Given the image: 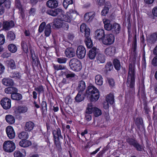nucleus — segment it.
<instances>
[{
  "label": "nucleus",
  "instance_id": "obj_1",
  "mask_svg": "<svg viewBox=\"0 0 157 157\" xmlns=\"http://www.w3.org/2000/svg\"><path fill=\"white\" fill-rule=\"evenodd\" d=\"M47 13L53 16H58L57 18L54 21L52 27L56 29L62 28L65 30H67L69 27L68 24L64 21L70 22L75 17L77 14L75 11L71 10L67 13V15H64L63 11L59 8L48 10Z\"/></svg>",
  "mask_w": 157,
  "mask_h": 157
},
{
  "label": "nucleus",
  "instance_id": "obj_2",
  "mask_svg": "<svg viewBox=\"0 0 157 157\" xmlns=\"http://www.w3.org/2000/svg\"><path fill=\"white\" fill-rule=\"evenodd\" d=\"M86 94L91 101H97L100 97L99 92L98 90L93 86H89L86 91Z\"/></svg>",
  "mask_w": 157,
  "mask_h": 157
},
{
  "label": "nucleus",
  "instance_id": "obj_3",
  "mask_svg": "<svg viewBox=\"0 0 157 157\" xmlns=\"http://www.w3.org/2000/svg\"><path fill=\"white\" fill-rule=\"evenodd\" d=\"M134 65V63L130 64L129 67L128 75L127 84L128 86L132 88L135 84Z\"/></svg>",
  "mask_w": 157,
  "mask_h": 157
},
{
  "label": "nucleus",
  "instance_id": "obj_4",
  "mask_svg": "<svg viewBox=\"0 0 157 157\" xmlns=\"http://www.w3.org/2000/svg\"><path fill=\"white\" fill-rule=\"evenodd\" d=\"M70 66L72 70L78 71L82 69V66L81 62L75 59H72L70 62Z\"/></svg>",
  "mask_w": 157,
  "mask_h": 157
},
{
  "label": "nucleus",
  "instance_id": "obj_5",
  "mask_svg": "<svg viewBox=\"0 0 157 157\" xmlns=\"http://www.w3.org/2000/svg\"><path fill=\"white\" fill-rule=\"evenodd\" d=\"M15 143L12 141H6L3 144V149L6 152H12L15 150Z\"/></svg>",
  "mask_w": 157,
  "mask_h": 157
},
{
  "label": "nucleus",
  "instance_id": "obj_6",
  "mask_svg": "<svg viewBox=\"0 0 157 157\" xmlns=\"http://www.w3.org/2000/svg\"><path fill=\"white\" fill-rule=\"evenodd\" d=\"M115 41V37L112 34H105L101 42L105 45L113 44Z\"/></svg>",
  "mask_w": 157,
  "mask_h": 157
},
{
  "label": "nucleus",
  "instance_id": "obj_7",
  "mask_svg": "<svg viewBox=\"0 0 157 157\" xmlns=\"http://www.w3.org/2000/svg\"><path fill=\"white\" fill-rule=\"evenodd\" d=\"M76 54L77 57L79 59H83L86 54V50L85 48L82 45L78 46L76 51Z\"/></svg>",
  "mask_w": 157,
  "mask_h": 157
},
{
  "label": "nucleus",
  "instance_id": "obj_8",
  "mask_svg": "<svg viewBox=\"0 0 157 157\" xmlns=\"http://www.w3.org/2000/svg\"><path fill=\"white\" fill-rule=\"evenodd\" d=\"M105 35V31L103 29H98L95 32L94 37L96 39L101 42Z\"/></svg>",
  "mask_w": 157,
  "mask_h": 157
},
{
  "label": "nucleus",
  "instance_id": "obj_9",
  "mask_svg": "<svg viewBox=\"0 0 157 157\" xmlns=\"http://www.w3.org/2000/svg\"><path fill=\"white\" fill-rule=\"evenodd\" d=\"M0 103L2 106L5 109H9L11 107V100L7 98H3L1 101Z\"/></svg>",
  "mask_w": 157,
  "mask_h": 157
},
{
  "label": "nucleus",
  "instance_id": "obj_10",
  "mask_svg": "<svg viewBox=\"0 0 157 157\" xmlns=\"http://www.w3.org/2000/svg\"><path fill=\"white\" fill-rule=\"evenodd\" d=\"M6 132L8 137L10 139H13L15 137V133L13 128L11 126H9L6 127Z\"/></svg>",
  "mask_w": 157,
  "mask_h": 157
},
{
  "label": "nucleus",
  "instance_id": "obj_11",
  "mask_svg": "<svg viewBox=\"0 0 157 157\" xmlns=\"http://www.w3.org/2000/svg\"><path fill=\"white\" fill-rule=\"evenodd\" d=\"M98 50L95 47H93L90 49L88 52V58L91 60L94 59L97 54L98 53Z\"/></svg>",
  "mask_w": 157,
  "mask_h": 157
},
{
  "label": "nucleus",
  "instance_id": "obj_12",
  "mask_svg": "<svg viewBox=\"0 0 157 157\" xmlns=\"http://www.w3.org/2000/svg\"><path fill=\"white\" fill-rule=\"evenodd\" d=\"M157 39V33H155L147 36V41L148 44L154 43Z\"/></svg>",
  "mask_w": 157,
  "mask_h": 157
},
{
  "label": "nucleus",
  "instance_id": "obj_13",
  "mask_svg": "<svg viewBox=\"0 0 157 157\" xmlns=\"http://www.w3.org/2000/svg\"><path fill=\"white\" fill-rule=\"evenodd\" d=\"M111 7V3L109 2H106L105 3L104 7L101 11V15L103 16H105L107 14L109 11V9Z\"/></svg>",
  "mask_w": 157,
  "mask_h": 157
},
{
  "label": "nucleus",
  "instance_id": "obj_14",
  "mask_svg": "<svg viewBox=\"0 0 157 157\" xmlns=\"http://www.w3.org/2000/svg\"><path fill=\"white\" fill-rule=\"evenodd\" d=\"M80 30L81 32L85 33V36H90V29L85 24H82L81 25L80 28Z\"/></svg>",
  "mask_w": 157,
  "mask_h": 157
},
{
  "label": "nucleus",
  "instance_id": "obj_15",
  "mask_svg": "<svg viewBox=\"0 0 157 157\" xmlns=\"http://www.w3.org/2000/svg\"><path fill=\"white\" fill-rule=\"evenodd\" d=\"M115 51V48L111 46L106 48L105 51V53L107 56H112L114 55Z\"/></svg>",
  "mask_w": 157,
  "mask_h": 157
},
{
  "label": "nucleus",
  "instance_id": "obj_16",
  "mask_svg": "<svg viewBox=\"0 0 157 157\" xmlns=\"http://www.w3.org/2000/svg\"><path fill=\"white\" fill-rule=\"evenodd\" d=\"M95 16L94 12L87 13L84 15V20L86 22H90L93 20Z\"/></svg>",
  "mask_w": 157,
  "mask_h": 157
},
{
  "label": "nucleus",
  "instance_id": "obj_17",
  "mask_svg": "<svg viewBox=\"0 0 157 157\" xmlns=\"http://www.w3.org/2000/svg\"><path fill=\"white\" fill-rule=\"evenodd\" d=\"M127 141L130 144L133 145L138 150L141 151L144 148L143 146L140 145L137 143L133 139H128Z\"/></svg>",
  "mask_w": 157,
  "mask_h": 157
},
{
  "label": "nucleus",
  "instance_id": "obj_18",
  "mask_svg": "<svg viewBox=\"0 0 157 157\" xmlns=\"http://www.w3.org/2000/svg\"><path fill=\"white\" fill-rule=\"evenodd\" d=\"M65 54L67 57L71 58L74 56L75 53V51L73 48H70L66 50Z\"/></svg>",
  "mask_w": 157,
  "mask_h": 157
},
{
  "label": "nucleus",
  "instance_id": "obj_19",
  "mask_svg": "<svg viewBox=\"0 0 157 157\" xmlns=\"http://www.w3.org/2000/svg\"><path fill=\"white\" fill-rule=\"evenodd\" d=\"M48 7L51 8H56L58 5V3L56 0H49L46 3Z\"/></svg>",
  "mask_w": 157,
  "mask_h": 157
},
{
  "label": "nucleus",
  "instance_id": "obj_20",
  "mask_svg": "<svg viewBox=\"0 0 157 157\" xmlns=\"http://www.w3.org/2000/svg\"><path fill=\"white\" fill-rule=\"evenodd\" d=\"M14 26V23L13 21L4 22L3 23V29L5 30H8Z\"/></svg>",
  "mask_w": 157,
  "mask_h": 157
},
{
  "label": "nucleus",
  "instance_id": "obj_21",
  "mask_svg": "<svg viewBox=\"0 0 157 157\" xmlns=\"http://www.w3.org/2000/svg\"><path fill=\"white\" fill-rule=\"evenodd\" d=\"M103 21L105 29L108 31H111L113 25L110 24V21L107 19H104Z\"/></svg>",
  "mask_w": 157,
  "mask_h": 157
},
{
  "label": "nucleus",
  "instance_id": "obj_22",
  "mask_svg": "<svg viewBox=\"0 0 157 157\" xmlns=\"http://www.w3.org/2000/svg\"><path fill=\"white\" fill-rule=\"evenodd\" d=\"M21 47L23 51L27 53L28 52L29 49L30 48V44L28 41H22L21 43Z\"/></svg>",
  "mask_w": 157,
  "mask_h": 157
},
{
  "label": "nucleus",
  "instance_id": "obj_23",
  "mask_svg": "<svg viewBox=\"0 0 157 157\" xmlns=\"http://www.w3.org/2000/svg\"><path fill=\"white\" fill-rule=\"evenodd\" d=\"M86 85L85 82L83 81H80L78 84L77 90L78 92H82L86 89Z\"/></svg>",
  "mask_w": 157,
  "mask_h": 157
},
{
  "label": "nucleus",
  "instance_id": "obj_24",
  "mask_svg": "<svg viewBox=\"0 0 157 157\" xmlns=\"http://www.w3.org/2000/svg\"><path fill=\"white\" fill-rule=\"evenodd\" d=\"M31 144V142L28 140H22L19 143V145L23 147H28L30 146Z\"/></svg>",
  "mask_w": 157,
  "mask_h": 157
},
{
  "label": "nucleus",
  "instance_id": "obj_25",
  "mask_svg": "<svg viewBox=\"0 0 157 157\" xmlns=\"http://www.w3.org/2000/svg\"><path fill=\"white\" fill-rule=\"evenodd\" d=\"M14 157H24L26 155V152L25 149H23L21 152L19 151H16L14 153Z\"/></svg>",
  "mask_w": 157,
  "mask_h": 157
},
{
  "label": "nucleus",
  "instance_id": "obj_26",
  "mask_svg": "<svg viewBox=\"0 0 157 157\" xmlns=\"http://www.w3.org/2000/svg\"><path fill=\"white\" fill-rule=\"evenodd\" d=\"M121 29V27L120 25L117 23H115L113 24L111 31L115 33H118Z\"/></svg>",
  "mask_w": 157,
  "mask_h": 157
},
{
  "label": "nucleus",
  "instance_id": "obj_27",
  "mask_svg": "<svg viewBox=\"0 0 157 157\" xmlns=\"http://www.w3.org/2000/svg\"><path fill=\"white\" fill-rule=\"evenodd\" d=\"M95 83L98 85L101 86L103 82V78L100 75H96L95 78Z\"/></svg>",
  "mask_w": 157,
  "mask_h": 157
},
{
  "label": "nucleus",
  "instance_id": "obj_28",
  "mask_svg": "<svg viewBox=\"0 0 157 157\" xmlns=\"http://www.w3.org/2000/svg\"><path fill=\"white\" fill-rule=\"evenodd\" d=\"M2 83L6 86H11L13 85L12 80L10 78H4L2 80Z\"/></svg>",
  "mask_w": 157,
  "mask_h": 157
},
{
  "label": "nucleus",
  "instance_id": "obj_29",
  "mask_svg": "<svg viewBox=\"0 0 157 157\" xmlns=\"http://www.w3.org/2000/svg\"><path fill=\"white\" fill-rule=\"evenodd\" d=\"M96 62L98 63H103L105 61L104 55L101 53H98L96 57Z\"/></svg>",
  "mask_w": 157,
  "mask_h": 157
},
{
  "label": "nucleus",
  "instance_id": "obj_30",
  "mask_svg": "<svg viewBox=\"0 0 157 157\" xmlns=\"http://www.w3.org/2000/svg\"><path fill=\"white\" fill-rule=\"evenodd\" d=\"M16 5L19 9L21 15L22 17L23 18L24 17V10L22 7V6L19 2V0H16L15 1Z\"/></svg>",
  "mask_w": 157,
  "mask_h": 157
},
{
  "label": "nucleus",
  "instance_id": "obj_31",
  "mask_svg": "<svg viewBox=\"0 0 157 157\" xmlns=\"http://www.w3.org/2000/svg\"><path fill=\"white\" fill-rule=\"evenodd\" d=\"M6 120L10 124H13L15 121V118L13 116L11 115H8L6 116Z\"/></svg>",
  "mask_w": 157,
  "mask_h": 157
},
{
  "label": "nucleus",
  "instance_id": "obj_32",
  "mask_svg": "<svg viewBox=\"0 0 157 157\" xmlns=\"http://www.w3.org/2000/svg\"><path fill=\"white\" fill-rule=\"evenodd\" d=\"M96 107L93 106L91 103L88 104L86 108V113L88 114H91L93 113Z\"/></svg>",
  "mask_w": 157,
  "mask_h": 157
},
{
  "label": "nucleus",
  "instance_id": "obj_33",
  "mask_svg": "<svg viewBox=\"0 0 157 157\" xmlns=\"http://www.w3.org/2000/svg\"><path fill=\"white\" fill-rule=\"evenodd\" d=\"M106 101L109 103L110 105L113 104L114 102V96L113 94H109L106 97Z\"/></svg>",
  "mask_w": 157,
  "mask_h": 157
},
{
  "label": "nucleus",
  "instance_id": "obj_34",
  "mask_svg": "<svg viewBox=\"0 0 157 157\" xmlns=\"http://www.w3.org/2000/svg\"><path fill=\"white\" fill-rule=\"evenodd\" d=\"M17 91V89L14 87H8L5 89V92L6 94H13Z\"/></svg>",
  "mask_w": 157,
  "mask_h": 157
},
{
  "label": "nucleus",
  "instance_id": "obj_35",
  "mask_svg": "<svg viewBox=\"0 0 157 157\" xmlns=\"http://www.w3.org/2000/svg\"><path fill=\"white\" fill-rule=\"evenodd\" d=\"M34 126V124L32 122H27L25 125V130L27 131H30L33 129Z\"/></svg>",
  "mask_w": 157,
  "mask_h": 157
},
{
  "label": "nucleus",
  "instance_id": "obj_36",
  "mask_svg": "<svg viewBox=\"0 0 157 157\" xmlns=\"http://www.w3.org/2000/svg\"><path fill=\"white\" fill-rule=\"evenodd\" d=\"M90 36H85V42L86 45L88 48H90L92 46V43L91 40L89 37Z\"/></svg>",
  "mask_w": 157,
  "mask_h": 157
},
{
  "label": "nucleus",
  "instance_id": "obj_37",
  "mask_svg": "<svg viewBox=\"0 0 157 157\" xmlns=\"http://www.w3.org/2000/svg\"><path fill=\"white\" fill-rule=\"evenodd\" d=\"M11 98L13 100H19L22 98V95L18 93H13L11 95Z\"/></svg>",
  "mask_w": 157,
  "mask_h": 157
},
{
  "label": "nucleus",
  "instance_id": "obj_38",
  "mask_svg": "<svg viewBox=\"0 0 157 157\" xmlns=\"http://www.w3.org/2000/svg\"><path fill=\"white\" fill-rule=\"evenodd\" d=\"M52 133L55 140L57 139L59 137L61 136V130L59 128L57 129L56 130H53L52 132Z\"/></svg>",
  "mask_w": 157,
  "mask_h": 157
},
{
  "label": "nucleus",
  "instance_id": "obj_39",
  "mask_svg": "<svg viewBox=\"0 0 157 157\" xmlns=\"http://www.w3.org/2000/svg\"><path fill=\"white\" fill-rule=\"evenodd\" d=\"M84 99V94L82 92H78L75 98L76 101L77 102H80L82 101Z\"/></svg>",
  "mask_w": 157,
  "mask_h": 157
},
{
  "label": "nucleus",
  "instance_id": "obj_40",
  "mask_svg": "<svg viewBox=\"0 0 157 157\" xmlns=\"http://www.w3.org/2000/svg\"><path fill=\"white\" fill-rule=\"evenodd\" d=\"M51 25L50 24H48L46 26L44 31L45 36H48L51 33Z\"/></svg>",
  "mask_w": 157,
  "mask_h": 157
},
{
  "label": "nucleus",
  "instance_id": "obj_41",
  "mask_svg": "<svg viewBox=\"0 0 157 157\" xmlns=\"http://www.w3.org/2000/svg\"><path fill=\"white\" fill-rule=\"evenodd\" d=\"M8 66L12 69L16 68V66L14 61L13 59H10L7 62Z\"/></svg>",
  "mask_w": 157,
  "mask_h": 157
},
{
  "label": "nucleus",
  "instance_id": "obj_42",
  "mask_svg": "<svg viewBox=\"0 0 157 157\" xmlns=\"http://www.w3.org/2000/svg\"><path fill=\"white\" fill-rule=\"evenodd\" d=\"M9 50L12 53H14L17 50L16 46L13 44H10L8 46Z\"/></svg>",
  "mask_w": 157,
  "mask_h": 157
},
{
  "label": "nucleus",
  "instance_id": "obj_43",
  "mask_svg": "<svg viewBox=\"0 0 157 157\" xmlns=\"http://www.w3.org/2000/svg\"><path fill=\"white\" fill-rule=\"evenodd\" d=\"M18 137L20 139L22 140L27 139L28 138V135L27 132H23L19 134Z\"/></svg>",
  "mask_w": 157,
  "mask_h": 157
},
{
  "label": "nucleus",
  "instance_id": "obj_44",
  "mask_svg": "<svg viewBox=\"0 0 157 157\" xmlns=\"http://www.w3.org/2000/svg\"><path fill=\"white\" fill-rule=\"evenodd\" d=\"M113 65L115 69L118 70L121 68V64L120 61L117 59H115L113 60Z\"/></svg>",
  "mask_w": 157,
  "mask_h": 157
},
{
  "label": "nucleus",
  "instance_id": "obj_45",
  "mask_svg": "<svg viewBox=\"0 0 157 157\" xmlns=\"http://www.w3.org/2000/svg\"><path fill=\"white\" fill-rule=\"evenodd\" d=\"M73 3V1L72 0H63V4L64 8L66 9L69 5Z\"/></svg>",
  "mask_w": 157,
  "mask_h": 157
},
{
  "label": "nucleus",
  "instance_id": "obj_46",
  "mask_svg": "<svg viewBox=\"0 0 157 157\" xmlns=\"http://www.w3.org/2000/svg\"><path fill=\"white\" fill-rule=\"evenodd\" d=\"M28 108L25 106H20L17 109L18 112L19 113H24L26 112Z\"/></svg>",
  "mask_w": 157,
  "mask_h": 157
},
{
  "label": "nucleus",
  "instance_id": "obj_47",
  "mask_svg": "<svg viewBox=\"0 0 157 157\" xmlns=\"http://www.w3.org/2000/svg\"><path fill=\"white\" fill-rule=\"evenodd\" d=\"M94 116L95 117H98L102 114L101 110L97 107L95 108V109L93 113Z\"/></svg>",
  "mask_w": 157,
  "mask_h": 157
},
{
  "label": "nucleus",
  "instance_id": "obj_48",
  "mask_svg": "<svg viewBox=\"0 0 157 157\" xmlns=\"http://www.w3.org/2000/svg\"><path fill=\"white\" fill-rule=\"evenodd\" d=\"M7 38L10 40H14L15 37L14 33L12 31H9L7 34Z\"/></svg>",
  "mask_w": 157,
  "mask_h": 157
},
{
  "label": "nucleus",
  "instance_id": "obj_49",
  "mask_svg": "<svg viewBox=\"0 0 157 157\" xmlns=\"http://www.w3.org/2000/svg\"><path fill=\"white\" fill-rule=\"evenodd\" d=\"M108 82L111 87H113L115 85V82L114 80L111 78H107Z\"/></svg>",
  "mask_w": 157,
  "mask_h": 157
},
{
  "label": "nucleus",
  "instance_id": "obj_50",
  "mask_svg": "<svg viewBox=\"0 0 157 157\" xmlns=\"http://www.w3.org/2000/svg\"><path fill=\"white\" fill-rule=\"evenodd\" d=\"M97 4L99 6H102L105 3V0H96Z\"/></svg>",
  "mask_w": 157,
  "mask_h": 157
},
{
  "label": "nucleus",
  "instance_id": "obj_51",
  "mask_svg": "<svg viewBox=\"0 0 157 157\" xmlns=\"http://www.w3.org/2000/svg\"><path fill=\"white\" fill-rule=\"evenodd\" d=\"M10 76L11 78H15V79H18L20 77V75L18 73H11Z\"/></svg>",
  "mask_w": 157,
  "mask_h": 157
},
{
  "label": "nucleus",
  "instance_id": "obj_52",
  "mask_svg": "<svg viewBox=\"0 0 157 157\" xmlns=\"http://www.w3.org/2000/svg\"><path fill=\"white\" fill-rule=\"evenodd\" d=\"M54 69L57 70H62L65 69V67L64 66L60 65H54Z\"/></svg>",
  "mask_w": 157,
  "mask_h": 157
},
{
  "label": "nucleus",
  "instance_id": "obj_53",
  "mask_svg": "<svg viewBox=\"0 0 157 157\" xmlns=\"http://www.w3.org/2000/svg\"><path fill=\"white\" fill-rule=\"evenodd\" d=\"M45 25V23L44 22H42L40 25L39 28V31L40 33L43 32L44 27Z\"/></svg>",
  "mask_w": 157,
  "mask_h": 157
},
{
  "label": "nucleus",
  "instance_id": "obj_54",
  "mask_svg": "<svg viewBox=\"0 0 157 157\" xmlns=\"http://www.w3.org/2000/svg\"><path fill=\"white\" fill-rule=\"evenodd\" d=\"M5 41V37L2 34H0V45L3 44Z\"/></svg>",
  "mask_w": 157,
  "mask_h": 157
},
{
  "label": "nucleus",
  "instance_id": "obj_55",
  "mask_svg": "<svg viewBox=\"0 0 157 157\" xmlns=\"http://www.w3.org/2000/svg\"><path fill=\"white\" fill-rule=\"evenodd\" d=\"M151 64L154 66H157V55L153 59Z\"/></svg>",
  "mask_w": 157,
  "mask_h": 157
},
{
  "label": "nucleus",
  "instance_id": "obj_56",
  "mask_svg": "<svg viewBox=\"0 0 157 157\" xmlns=\"http://www.w3.org/2000/svg\"><path fill=\"white\" fill-rule=\"evenodd\" d=\"M106 68L107 71H110L113 69V66L111 63H108L106 65Z\"/></svg>",
  "mask_w": 157,
  "mask_h": 157
},
{
  "label": "nucleus",
  "instance_id": "obj_57",
  "mask_svg": "<svg viewBox=\"0 0 157 157\" xmlns=\"http://www.w3.org/2000/svg\"><path fill=\"white\" fill-rule=\"evenodd\" d=\"M75 75L72 72H70L66 75V77L67 78H71L74 77Z\"/></svg>",
  "mask_w": 157,
  "mask_h": 157
},
{
  "label": "nucleus",
  "instance_id": "obj_58",
  "mask_svg": "<svg viewBox=\"0 0 157 157\" xmlns=\"http://www.w3.org/2000/svg\"><path fill=\"white\" fill-rule=\"evenodd\" d=\"M35 90L38 92L40 94L43 91V88L42 86H40L38 87L35 88Z\"/></svg>",
  "mask_w": 157,
  "mask_h": 157
},
{
  "label": "nucleus",
  "instance_id": "obj_59",
  "mask_svg": "<svg viewBox=\"0 0 157 157\" xmlns=\"http://www.w3.org/2000/svg\"><path fill=\"white\" fill-rule=\"evenodd\" d=\"M152 13L154 16L157 17V7H155L153 8Z\"/></svg>",
  "mask_w": 157,
  "mask_h": 157
},
{
  "label": "nucleus",
  "instance_id": "obj_60",
  "mask_svg": "<svg viewBox=\"0 0 157 157\" xmlns=\"http://www.w3.org/2000/svg\"><path fill=\"white\" fill-rule=\"evenodd\" d=\"M110 104L106 101H105L103 104L104 108L105 109H108L109 108Z\"/></svg>",
  "mask_w": 157,
  "mask_h": 157
},
{
  "label": "nucleus",
  "instance_id": "obj_61",
  "mask_svg": "<svg viewBox=\"0 0 157 157\" xmlns=\"http://www.w3.org/2000/svg\"><path fill=\"white\" fill-rule=\"evenodd\" d=\"M5 68L4 66L0 63V75L2 74L4 71Z\"/></svg>",
  "mask_w": 157,
  "mask_h": 157
},
{
  "label": "nucleus",
  "instance_id": "obj_62",
  "mask_svg": "<svg viewBox=\"0 0 157 157\" xmlns=\"http://www.w3.org/2000/svg\"><path fill=\"white\" fill-rule=\"evenodd\" d=\"M57 61L59 63H65L66 62V60L64 58H58Z\"/></svg>",
  "mask_w": 157,
  "mask_h": 157
},
{
  "label": "nucleus",
  "instance_id": "obj_63",
  "mask_svg": "<svg viewBox=\"0 0 157 157\" xmlns=\"http://www.w3.org/2000/svg\"><path fill=\"white\" fill-rule=\"evenodd\" d=\"M85 120L88 121H90L91 120V116L88 114L86 115Z\"/></svg>",
  "mask_w": 157,
  "mask_h": 157
},
{
  "label": "nucleus",
  "instance_id": "obj_64",
  "mask_svg": "<svg viewBox=\"0 0 157 157\" xmlns=\"http://www.w3.org/2000/svg\"><path fill=\"white\" fill-rule=\"evenodd\" d=\"M5 6L7 8H9L10 7V2L9 1H6L5 2Z\"/></svg>",
  "mask_w": 157,
  "mask_h": 157
}]
</instances>
